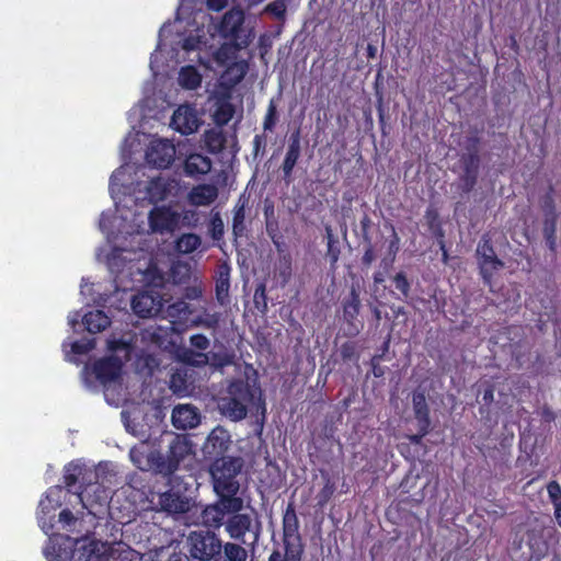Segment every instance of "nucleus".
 I'll return each mask as SVG.
<instances>
[{"label": "nucleus", "mask_w": 561, "mask_h": 561, "mask_svg": "<svg viewBox=\"0 0 561 561\" xmlns=\"http://www.w3.org/2000/svg\"><path fill=\"white\" fill-rule=\"evenodd\" d=\"M243 467L240 457L216 459L209 466L213 489L216 496L242 499L239 496L240 482L238 476Z\"/></svg>", "instance_id": "nucleus-1"}, {"label": "nucleus", "mask_w": 561, "mask_h": 561, "mask_svg": "<svg viewBox=\"0 0 561 561\" xmlns=\"http://www.w3.org/2000/svg\"><path fill=\"white\" fill-rule=\"evenodd\" d=\"M283 545L284 556L274 550L268 561H301L305 547L299 533V519L294 503H288L283 514Z\"/></svg>", "instance_id": "nucleus-2"}, {"label": "nucleus", "mask_w": 561, "mask_h": 561, "mask_svg": "<svg viewBox=\"0 0 561 561\" xmlns=\"http://www.w3.org/2000/svg\"><path fill=\"white\" fill-rule=\"evenodd\" d=\"M192 451V444L183 435H175L169 444L167 455L151 451L148 456L149 467L160 474L174 473L181 463Z\"/></svg>", "instance_id": "nucleus-3"}, {"label": "nucleus", "mask_w": 561, "mask_h": 561, "mask_svg": "<svg viewBox=\"0 0 561 561\" xmlns=\"http://www.w3.org/2000/svg\"><path fill=\"white\" fill-rule=\"evenodd\" d=\"M190 557L197 561H220L221 539L210 530L191 531L186 539Z\"/></svg>", "instance_id": "nucleus-4"}, {"label": "nucleus", "mask_w": 561, "mask_h": 561, "mask_svg": "<svg viewBox=\"0 0 561 561\" xmlns=\"http://www.w3.org/2000/svg\"><path fill=\"white\" fill-rule=\"evenodd\" d=\"M92 479H98L94 471L87 468L85 465L80 461H71L64 468V485L69 492H73L78 495L83 507L88 510L87 516L91 519L96 518V514L93 513L83 502V495L88 492V489L92 484Z\"/></svg>", "instance_id": "nucleus-5"}, {"label": "nucleus", "mask_w": 561, "mask_h": 561, "mask_svg": "<svg viewBox=\"0 0 561 561\" xmlns=\"http://www.w3.org/2000/svg\"><path fill=\"white\" fill-rule=\"evenodd\" d=\"M225 530L232 540L244 545L248 543L245 535L252 534L253 540L251 546H254L259 541L261 523L255 511H252V513L237 511L236 513L228 514Z\"/></svg>", "instance_id": "nucleus-6"}, {"label": "nucleus", "mask_w": 561, "mask_h": 561, "mask_svg": "<svg viewBox=\"0 0 561 561\" xmlns=\"http://www.w3.org/2000/svg\"><path fill=\"white\" fill-rule=\"evenodd\" d=\"M480 138L471 136L467 138V152L460 156L459 162L462 169L459 175V188L463 194H469L478 182L480 157H479Z\"/></svg>", "instance_id": "nucleus-7"}, {"label": "nucleus", "mask_w": 561, "mask_h": 561, "mask_svg": "<svg viewBox=\"0 0 561 561\" xmlns=\"http://www.w3.org/2000/svg\"><path fill=\"white\" fill-rule=\"evenodd\" d=\"M243 506V499H227L224 496H217V500L214 503L206 505L202 510V524L208 530H218L220 527H225L229 513L242 511Z\"/></svg>", "instance_id": "nucleus-8"}, {"label": "nucleus", "mask_w": 561, "mask_h": 561, "mask_svg": "<svg viewBox=\"0 0 561 561\" xmlns=\"http://www.w3.org/2000/svg\"><path fill=\"white\" fill-rule=\"evenodd\" d=\"M476 253L479 260V272L482 280L485 285H491L494 272L502 268L504 263L497 257L488 233L481 237Z\"/></svg>", "instance_id": "nucleus-9"}, {"label": "nucleus", "mask_w": 561, "mask_h": 561, "mask_svg": "<svg viewBox=\"0 0 561 561\" xmlns=\"http://www.w3.org/2000/svg\"><path fill=\"white\" fill-rule=\"evenodd\" d=\"M231 445V436L222 426H216L207 436L203 446L205 458L213 461L228 458L225 456Z\"/></svg>", "instance_id": "nucleus-10"}, {"label": "nucleus", "mask_w": 561, "mask_h": 561, "mask_svg": "<svg viewBox=\"0 0 561 561\" xmlns=\"http://www.w3.org/2000/svg\"><path fill=\"white\" fill-rule=\"evenodd\" d=\"M175 147L168 139L152 140L146 151V161L157 169H167L174 161Z\"/></svg>", "instance_id": "nucleus-11"}, {"label": "nucleus", "mask_w": 561, "mask_h": 561, "mask_svg": "<svg viewBox=\"0 0 561 561\" xmlns=\"http://www.w3.org/2000/svg\"><path fill=\"white\" fill-rule=\"evenodd\" d=\"M123 362L119 357L110 355L94 362L92 370L95 378L103 385L115 381L121 377Z\"/></svg>", "instance_id": "nucleus-12"}, {"label": "nucleus", "mask_w": 561, "mask_h": 561, "mask_svg": "<svg viewBox=\"0 0 561 561\" xmlns=\"http://www.w3.org/2000/svg\"><path fill=\"white\" fill-rule=\"evenodd\" d=\"M148 220L152 231L172 232L179 224V215L167 206L154 207L150 210Z\"/></svg>", "instance_id": "nucleus-13"}, {"label": "nucleus", "mask_w": 561, "mask_h": 561, "mask_svg": "<svg viewBox=\"0 0 561 561\" xmlns=\"http://www.w3.org/2000/svg\"><path fill=\"white\" fill-rule=\"evenodd\" d=\"M72 540L69 536L51 535L43 548L47 561H67L72 552Z\"/></svg>", "instance_id": "nucleus-14"}, {"label": "nucleus", "mask_w": 561, "mask_h": 561, "mask_svg": "<svg viewBox=\"0 0 561 561\" xmlns=\"http://www.w3.org/2000/svg\"><path fill=\"white\" fill-rule=\"evenodd\" d=\"M161 308V298L148 291L138 293L131 299V309L140 318L154 317Z\"/></svg>", "instance_id": "nucleus-15"}, {"label": "nucleus", "mask_w": 561, "mask_h": 561, "mask_svg": "<svg viewBox=\"0 0 561 561\" xmlns=\"http://www.w3.org/2000/svg\"><path fill=\"white\" fill-rule=\"evenodd\" d=\"M301 131L300 128L294 130L288 138V146L284 161L282 163V171L284 179L289 182L293 171L301 154Z\"/></svg>", "instance_id": "nucleus-16"}, {"label": "nucleus", "mask_w": 561, "mask_h": 561, "mask_svg": "<svg viewBox=\"0 0 561 561\" xmlns=\"http://www.w3.org/2000/svg\"><path fill=\"white\" fill-rule=\"evenodd\" d=\"M172 424L178 430L195 428L201 423V414L192 404H179L172 410Z\"/></svg>", "instance_id": "nucleus-17"}, {"label": "nucleus", "mask_w": 561, "mask_h": 561, "mask_svg": "<svg viewBox=\"0 0 561 561\" xmlns=\"http://www.w3.org/2000/svg\"><path fill=\"white\" fill-rule=\"evenodd\" d=\"M171 126L182 135L195 133L198 128L195 111L190 106H180L172 115Z\"/></svg>", "instance_id": "nucleus-18"}, {"label": "nucleus", "mask_w": 561, "mask_h": 561, "mask_svg": "<svg viewBox=\"0 0 561 561\" xmlns=\"http://www.w3.org/2000/svg\"><path fill=\"white\" fill-rule=\"evenodd\" d=\"M158 505L169 514H182L190 510V500L179 492L168 490L159 494Z\"/></svg>", "instance_id": "nucleus-19"}, {"label": "nucleus", "mask_w": 561, "mask_h": 561, "mask_svg": "<svg viewBox=\"0 0 561 561\" xmlns=\"http://www.w3.org/2000/svg\"><path fill=\"white\" fill-rule=\"evenodd\" d=\"M230 273L231 267L224 262L218 265L215 277V295L220 306H227L230 302Z\"/></svg>", "instance_id": "nucleus-20"}, {"label": "nucleus", "mask_w": 561, "mask_h": 561, "mask_svg": "<svg viewBox=\"0 0 561 561\" xmlns=\"http://www.w3.org/2000/svg\"><path fill=\"white\" fill-rule=\"evenodd\" d=\"M183 169L186 176L197 179L210 171L211 160L201 153H191L186 157Z\"/></svg>", "instance_id": "nucleus-21"}, {"label": "nucleus", "mask_w": 561, "mask_h": 561, "mask_svg": "<svg viewBox=\"0 0 561 561\" xmlns=\"http://www.w3.org/2000/svg\"><path fill=\"white\" fill-rule=\"evenodd\" d=\"M371 225H373L371 218L369 217V215L367 213H365L360 219L362 237H363V240L365 243V250H364V254L362 256V265L365 267H369L377 257L375 247L371 243V238L369 236V230L371 228Z\"/></svg>", "instance_id": "nucleus-22"}, {"label": "nucleus", "mask_w": 561, "mask_h": 561, "mask_svg": "<svg viewBox=\"0 0 561 561\" xmlns=\"http://www.w3.org/2000/svg\"><path fill=\"white\" fill-rule=\"evenodd\" d=\"M218 197V188L214 184H198L190 193L191 203L195 206H208Z\"/></svg>", "instance_id": "nucleus-23"}, {"label": "nucleus", "mask_w": 561, "mask_h": 561, "mask_svg": "<svg viewBox=\"0 0 561 561\" xmlns=\"http://www.w3.org/2000/svg\"><path fill=\"white\" fill-rule=\"evenodd\" d=\"M195 356L198 358L197 365H210L215 369H222L233 364L234 355L224 352H210V353H196Z\"/></svg>", "instance_id": "nucleus-24"}, {"label": "nucleus", "mask_w": 561, "mask_h": 561, "mask_svg": "<svg viewBox=\"0 0 561 561\" xmlns=\"http://www.w3.org/2000/svg\"><path fill=\"white\" fill-rule=\"evenodd\" d=\"M220 411L222 415L233 422L242 421L248 415L247 407L237 401L236 398H232L231 394H227V397L221 399Z\"/></svg>", "instance_id": "nucleus-25"}, {"label": "nucleus", "mask_w": 561, "mask_h": 561, "mask_svg": "<svg viewBox=\"0 0 561 561\" xmlns=\"http://www.w3.org/2000/svg\"><path fill=\"white\" fill-rule=\"evenodd\" d=\"M172 190V185L169 180L157 176L149 181L147 185V195L151 203H159L165 201Z\"/></svg>", "instance_id": "nucleus-26"}, {"label": "nucleus", "mask_w": 561, "mask_h": 561, "mask_svg": "<svg viewBox=\"0 0 561 561\" xmlns=\"http://www.w3.org/2000/svg\"><path fill=\"white\" fill-rule=\"evenodd\" d=\"M82 322L88 332L95 334L111 325L110 317L103 310L89 311L83 316Z\"/></svg>", "instance_id": "nucleus-27"}, {"label": "nucleus", "mask_w": 561, "mask_h": 561, "mask_svg": "<svg viewBox=\"0 0 561 561\" xmlns=\"http://www.w3.org/2000/svg\"><path fill=\"white\" fill-rule=\"evenodd\" d=\"M227 393L236 398L237 401L241 402L247 409L254 402V391L251 389L250 385L243 380H233L230 382Z\"/></svg>", "instance_id": "nucleus-28"}, {"label": "nucleus", "mask_w": 561, "mask_h": 561, "mask_svg": "<svg viewBox=\"0 0 561 561\" xmlns=\"http://www.w3.org/2000/svg\"><path fill=\"white\" fill-rule=\"evenodd\" d=\"M248 207V199L242 195L233 207L232 216V234L234 239L245 236V209Z\"/></svg>", "instance_id": "nucleus-29"}, {"label": "nucleus", "mask_w": 561, "mask_h": 561, "mask_svg": "<svg viewBox=\"0 0 561 561\" xmlns=\"http://www.w3.org/2000/svg\"><path fill=\"white\" fill-rule=\"evenodd\" d=\"M249 65L245 60L234 61L230 64L222 73V80L229 88L239 84L245 77Z\"/></svg>", "instance_id": "nucleus-30"}, {"label": "nucleus", "mask_w": 561, "mask_h": 561, "mask_svg": "<svg viewBox=\"0 0 561 561\" xmlns=\"http://www.w3.org/2000/svg\"><path fill=\"white\" fill-rule=\"evenodd\" d=\"M412 404L417 425L431 426L430 408L423 391L413 392Z\"/></svg>", "instance_id": "nucleus-31"}, {"label": "nucleus", "mask_w": 561, "mask_h": 561, "mask_svg": "<svg viewBox=\"0 0 561 561\" xmlns=\"http://www.w3.org/2000/svg\"><path fill=\"white\" fill-rule=\"evenodd\" d=\"M236 113L234 105L227 98H219L215 104L213 121L218 127L227 125Z\"/></svg>", "instance_id": "nucleus-32"}, {"label": "nucleus", "mask_w": 561, "mask_h": 561, "mask_svg": "<svg viewBox=\"0 0 561 561\" xmlns=\"http://www.w3.org/2000/svg\"><path fill=\"white\" fill-rule=\"evenodd\" d=\"M344 320L353 325V322L357 319L360 310L359 294L356 288L352 287L350 295L342 302Z\"/></svg>", "instance_id": "nucleus-33"}, {"label": "nucleus", "mask_w": 561, "mask_h": 561, "mask_svg": "<svg viewBox=\"0 0 561 561\" xmlns=\"http://www.w3.org/2000/svg\"><path fill=\"white\" fill-rule=\"evenodd\" d=\"M205 147L210 153L221 152L227 144V137L221 129H208L204 134Z\"/></svg>", "instance_id": "nucleus-34"}, {"label": "nucleus", "mask_w": 561, "mask_h": 561, "mask_svg": "<svg viewBox=\"0 0 561 561\" xmlns=\"http://www.w3.org/2000/svg\"><path fill=\"white\" fill-rule=\"evenodd\" d=\"M391 236L387 244V253L380 261V266L388 271L396 261L397 254L400 251V237L398 236L393 225H390Z\"/></svg>", "instance_id": "nucleus-35"}, {"label": "nucleus", "mask_w": 561, "mask_h": 561, "mask_svg": "<svg viewBox=\"0 0 561 561\" xmlns=\"http://www.w3.org/2000/svg\"><path fill=\"white\" fill-rule=\"evenodd\" d=\"M179 83L187 90H195L202 83V76L194 66H184L179 72Z\"/></svg>", "instance_id": "nucleus-36"}, {"label": "nucleus", "mask_w": 561, "mask_h": 561, "mask_svg": "<svg viewBox=\"0 0 561 561\" xmlns=\"http://www.w3.org/2000/svg\"><path fill=\"white\" fill-rule=\"evenodd\" d=\"M202 244V238L193 232L181 234L175 241V250L182 254L196 251Z\"/></svg>", "instance_id": "nucleus-37"}, {"label": "nucleus", "mask_w": 561, "mask_h": 561, "mask_svg": "<svg viewBox=\"0 0 561 561\" xmlns=\"http://www.w3.org/2000/svg\"><path fill=\"white\" fill-rule=\"evenodd\" d=\"M547 492L550 502L553 505V516L561 528V485L558 481L552 480L547 484Z\"/></svg>", "instance_id": "nucleus-38"}, {"label": "nucleus", "mask_w": 561, "mask_h": 561, "mask_svg": "<svg viewBox=\"0 0 561 561\" xmlns=\"http://www.w3.org/2000/svg\"><path fill=\"white\" fill-rule=\"evenodd\" d=\"M238 541L222 543V552L227 561H247L248 551Z\"/></svg>", "instance_id": "nucleus-39"}, {"label": "nucleus", "mask_w": 561, "mask_h": 561, "mask_svg": "<svg viewBox=\"0 0 561 561\" xmlns=\"http://www.w3.org/2000/svg\"><path fill=\"white\" fill-rule=\"evenodd\" d=\"M221 318V312H209L205 309L193 320V323L197 327H203L205 329L216 331L219 328Z\"/></svg>", "instance_id": "nucleus-40"}, {"label": "nucleus", "mask_w": 561, "mask_h": 561, "mask_svg": "<svg viewBox=\"0 0 561 561\" xmlns=\"http://www.w3.org/2000/svg\"><path fill=\"white\" fill-rule=\"evenodd\" d=\"M341 248L339 240L334 237L332 230L327 228V257L330 261V267L336 268L337 261L340 259Z\"/></svg>", "instance_id": "nucleus-41"}, {"label": "nucleus", "mask_w": 561, "mask_h": 561, "mask_svg": "<svg viewBox=\"0 0 561 561\" xmlns=\"http://www.w3.org/2000/svg\"><path fill=\"white\" fill-rule=\"evenodd\" d=\"M557 220L558 218H548L543 220L542 233L550 251H556L557 247Z\"/></svg>", "instance_id": "nucleus-42"}, {"label": "nucleus", "mask_w": 561, "mask_h": 561, "mask_svg": "<svg viewBox=\"0 0 561 561\" xmlns=\"http://www.w3.org/2000/svg\"><path fill=\"white\" fill-rule=\"evenodd\" d=\"M83 519L76 517L69 508H64L59 513V523L62 524V528L67 531L81 533V529H77V526L81 525Z\"/></svg>", "instance_id": "nucleus-43"}, {"label": "nucleus", "mask_w": 561, "mask_h": 561, "mask_svg": "<svg viewBox=\"0 0 561 561\" xmlns=\"http://www.w3.org/2000/svg\"><path fill=\"white\" fill-rule=\"evenodd\" d=\"M425 219H426V224H427V227L428 229L436 236V237H440L443 238L444 237V232H443V229H442V224H440V220H439V214L437 211L436 208L434 207H428L425 211Z\"/></svg>", "instance_id": "nucleus-44"}, {"label": "nucleus", "mask_w": 561, "mask_h": 561, "mask_svg": "<svg viewBox=\"0 0 561 561\" xmlns=\"http://www.w3.org/2000/svg\"><path fill=\"white\" fill-rule=\"evenodd\" d=\"M324 478V485L319 491L317 499L320 506H324L333 496L335 492V483L331 480L328 473L322 472Z\"/></svg>", "instance_id": "nucleus-45"}, {"label": "nucleus", "mask_w": 561, "mask_h": 561, "mask_svg": "<svg viewBox=\"0 0 561 561\" xmlns=\"http://www.w3.org/2000/svg\"><path fill=\"white\" fill-rule=\"evenodd\" d=\"M278 122V112L275 101L272 99L268 102L267 110L263 119L264 131H273Z\"/></svg>", "instance_id": "nucleus-46"}, {"label": "nucleus", "mask_w": 561, "mask_h": 561, "mask_svg": "<svg viewBox=\"0 0 561 561\" xmlns=\"http://www.w3.org/2000/svg\"><path fill=\"white\" fill-rule=\"evenodd\" d=\"M277 273H278V278L282 282V285H286L290 280L291 274H293V268H291V257L289 254H285L279 259L278 265H277Z\"/></svg>", "instance_id": "nucleus-47"}, {"label": "nucleus", "mask_w": 561, "mask_h": 561, "mask_svg": "<svg viewBox=\"0 0 561 561\" xmlns=\"http://www.w3.org/2000/svg\"><path fill=\"white\" fill-rule=\"evenodd\" d=\"M392 283H393L394 288L400 293V295L403 299H407L410 296L411 283L408 279L404 272H398L392 277Z\"/></svg>", "instance_id": "nucleus-48"}, {"label": "nucleus", "mask_w": 561, "mask_h": 561, "mask_svg": "<svg viewBox=\"0 0 561 561\" xmlns=\"http://www.w3.org/2000/svg\"><path fill=\"white\" fill-rule=\"evenodd\" d=\"M253 302H254L255 308L260 312L265 313L267 311V295H266V286L264 283H261L255 287L254 295H253Z\"/></svg>", "instance_id": "nucleus-49"}, {"label": "nucleus", "mask_w": 561, "mask_h": 561, "mask_svg": "<svg viewBox=\"0 0 561 561\" xmlns=\"http://www.w3.org/2000/svg\"><path fill=\"white\" fill-rule=\"evenodd\" d=\"M539 205L545 215V219L558 218L556 201L554 197H550V194H543L539 199Z\"/></svg>", "instance_id": "nucleus-50"}, {"label": "nucleus", "mask_w": 561, "mask_h": 561, "mask_svg": "<svg viewBox=\"0 0 561 561\" xmlns=\"http://www.w3.org/2000/svg\"><path fill=\"white\" fill-rule=\"evenodd\" d=\"M225 233V226L224 221L219 215V213H216L211 216L210 224H209V234L214 241H220L224 238Z\"/></svg>", "instance_id": "nucleus-51"}, {"label": "nucleus", "mask_w": 561, "mask_h": 561, "mask_svg": "<svg viewBox=\"0 0 561 561\" xmlns=\"http://www.w3.org/2000/svg\"><path fill=\"white\" fill-rule=\"evenodd\" d=\"M340 355L343 362L357 360L359 358L357 344L353 341L344 342L340 347Z\"/></svg>", "instance_id": "nucleus-52"}, {"label": "nucleus", "mask_w": 561, "mask_h": 561, "mask_svg": "<svg viewBox=\"0 0 561 561\" xmlns=\"http://www.w3.org/2000/svg\"><path fill=\"white\" fill-rule=\"evenodd\" d=\"M273 213H274L273 206L265 207L264 214L266 216V232L271 237L273 243L277 245L278 242L276 241L275 237H276V231L278 230V222L275 219L268 218L270 214L273 215Z\"/></svg>", "instance_id": "nucleus-53"}, {"label": "nucleus", "mask_w": 561, "mask_h": 561, "mask_svg": "<svg viewBox=\"0 0 561 561\" xmlns=\"http://www.w3.org/2000/svg\"><path fill=\"white\" fill-rule=\"evenodd\" d=\"M168 312L171 317L186 318L190 313V306L187 302L180 300L170 305Z\"/></svg>", "instance_id": "nucleus-54"}, {"label": "nucleus", "mask_w": 561, "mask_h": 561, "mask_svg": "<svg viewBox=\"0 0 561 561\" xmlns=\"http://www.w3.org/2000/svg\"><path fill=\"white\" fill-rule=\"evenodd\" d=\"M95 346L94 340L75 341L71 344V351L73 354L83 355L92 351Z\"/></svg>", "instance_id": "nucleus-55"}, {"label": "nucleus", "mask_w": 561, "mask_h": 561, "mask_svg": "<svg viewBox=\"0 0 561 561\" xmlns=\"http://www.w3.org/2000/svg\"><path fill=\"white\" fill-rule=\"evenodd\" d=\"M190 343L194 348H197L201 351L207 350L210 345L209 339L206 335L201 334V333L193 334L190 337Z\"/></svg>", "instance_id": "nucleus-56"}, {"label": "nucleus", "mask_w": 561, "mask_h": 561, "mask_svg": "<svg viewBox=\"0 0 561 561\" xmlns=\"http://www.w3.org/2000/svg\"><path fill=\"white\" fill-rule=\"evenodd\" d=\"M266 11L278 19H283L286 13V5L283 0H276L267 4Z\"/></svg>", "instance_id": "nucleus-57"}, {"label": "nucleus", "mask_w": 561, "mask_h": 561, "mask_svg": "<svg viewBox=\"0 0 561 561\" xmlns=\"http://www.w3.org/2000/svg\"><path fill=\"white\" fill-rule=\"evenodd\" d=\"M107 348L113 353L119 351L128 352L130 350V345L123 339H112L107 341Z\"/></svg>", "instance_id": "nucleus-58"}, {"label": "nucleus", "mask_w": 561, "mask_h": 561, "mask_svg": "<svg viewBox=\"0 0 561 561\" xmlns=\"http://www.w3.org/2000/svg\"><path fill=\"white\" fill-rule=\"evenodd\" d=\"M431 426L417 425V433L409 435L408 439L411 444L420 445L423 442V438L430 433Z\"/></svg>", "instance_id": "nucleus-59"}, {"label": "nucleus", "mask_w": 561, "mask_h": 561, "mask_svg": "<svg viewBox=\"0 0 561 561\" xmlns=\"http://www.w3.org/2000/svg\"><path fill=\"white\" fill-rule=\"evenodd\" d=\"M381 358H382V354L374 355L370 359L371 371L376 378H380L385 375V369H383V367L380 366Z\"/></svg>", "instance_id": "nucleus-60"}, {"label": "nucleus", "mask_w": 561, "mask_h": 561, "mask_svg": "<svg viewBox=\"0 0 561 561\" xmlns=\"http://www.w3.org/2000/svg\"><path fill=\"white\" fill-rule=\"evenodd\" d=\"M184 383H185V379L181 374L175 373L171 376L170 385H171V388L174 390V392H178L179 390H181L182 385H184Z\"/></svg>", "instance_id": "nucleus-61"}, {"label": "nucleus", "mask_w": 561, "mask_h": 561, "mask_svg": "<svg viewBox=\"0 0 561 561\" xmlns=\"http://www.w3.org/2000/svg\"><path fill=\"white\" fill-rule=\"evenodd\" d=\"M198 38L194 36H188L183 39L182 48L186 51L195 50L198 47Z\"/></svg>", "instance_id": "nucleus-62"}, {"label": "nucleus", "mask_w": 561, "mask_h": 561, "mask_svg": "<svg viewBox=\"0 0 561 561\" xmlns=\"http://www.w3.org/2000/svg\"><path fill=\"white\" fill-rule=\"evenodd\" d=\"M254 154L257 156L260 151L265 149V138L262 135H255L253 138Z\"/></svg>", "instance_id": "nucleus-63"}, {"label": "nucleus", "mask_w": 561, "mask_h": 561, "mask_svg": "<svg viewBox=\"0 0 561 561\" xmlns=\"http://www.w3.org/2000/svg\"><path fill=\"white\" fill-rule=\"evenodd\" d=\"M228 0H206L207 7L213 11H221L226 8Z\"/></svg>", "instance_id": "nucleus-64"}]
</instances>
